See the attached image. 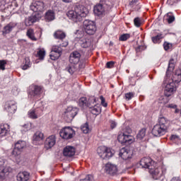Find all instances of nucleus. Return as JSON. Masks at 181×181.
Masks as SVG:
<instances>
[{"label": "nucleus", "mask_w": 181, "mask_h": 181, "mask_svg": "<svg viewBox=\"0 0 181 181\" xmlns=\"http://www.w3.org/2000/svg\"><path fill=\"white\" fill-rule=\"evenodd\" d=\"M180 81L181 69H177L171 79L166 74L163 81V86L165 87L164 95L165 98L170 97L173 94V91H175V83H180Z\"/></svg>", "instance_id": "obj_1"}, {"label": "nucleus", "mask_w": 181, "mask_h": 181, "mask_svg": "<svg viewBox=\"0 0 181 181\" xmlns=\"http://www.w3.org/2000/svg\"><path fill=\"white\" fill-rule=\"evenodd\" d=\"M88 15V10L84 6H76L74 10H69L66 12V16L74 23L81 22L83 18H86Z\"/></svg>", "instance_id": "obj_2"}, {"label": "nucleus", "mask_w": 181, "mask_h": 181, "mask_svg": "<svg viewBox=\"0 0 181 181\" xmlns=\"http://www.w3.org/2000/svg\"><path fill=\"white\" fill-rule=\"evenodd\" d=\"M148 172L153 179L156 180L159 176H162V175L166 173V167L162 163H155L148 170Z\"/></svg>", "instance_id": "obj_3"}, {"label": "nucleus", "mask_w": 181, "mask_h": 181, "mask_svg": "<svg viewBox=\"0 0 181 181\" xmlns=\"http://www.w3.org/2000/svg\"><path fill=\"white\" fill-rule=\"evenodd\" d=\"M97 153L102 159H110V158L114 156V151L105 146H99L97 149Z\"/></svg>", "instance_id": "obj_4"}, {"label": "nucleus", "mask_w": 181, "mask_h": 181, "mask_svg": "<svg viewBox=\"0 0 181 181\" xmlns=\"http://www.w3.org/2000/svg\"><path fill=\"white\" fill-rule=\"evenodd\" d=\"M77 114L78 108L69 106L64 112L63 117L66 122H71Z\"/></svg>", "instance_id": "obj_5"}, {"label": "nucleus", "mask_w": 181, "mask_h": 181, "mask_svg": "<svg viewBox=\"0 0 181 181\" xmlns=\"http://www.w3.org/2000/svg\"><path fill=\"white\" fill-rule=\"evenodd\" d=\"M83 30L87 35H94L97 30L95 23L90 20H85L83 21Z\"/></svg>", "instance_id": "obj_6"}, {"label": "nucleus", "mask_w": 181, "mask_h": 181, "mask_svg": "<svg viewBox=\"0 0 181 181\" xmlns=\"http://www.w3.org/2000/svg\"><path fill=\"white\" fill-rule=\"evenodd\" d=\"M117 141H119L120 144H131L134 142V136L127 132H120L117 136Z\"/></svg>", "instance_id": "obj_7"}, {"label": "nucleus", "mask_w": 181, "mask_h": 181, "mask_svg": "<svg viewBox=\"0 0 181 181\" xmlns=\"http://www.w3.org/2000/svg\"><path fill=\"white\" fill-rule=\"evenodd\" d=\"M59 135L62 139H71L76 135V132L70 127H65L60 130Z\"/></svg>", "instance_id": "obj_8"}, {"label": "nucleus", "mask_w": 181, "mask_h": 181, "mask_svg": "<svg viewBox=\"0 0 181 181\" xmlns=\"http://www.w3.org/2000/svg\"><path fill=\"white\" fill-rule=\"evenodd\" d=\"M30 8L33 12L40 13L42 16L43 12H45V9H46V6L43 1H36L31 4Z\"/></svg>", "instance_id": "obj_9"}, {"label": "nucleus", "mask_w": 181, "mask_h": 181, "mask_svg": "<svg viewBox=\"0 0 181 181\" xmlns=\"http://www.w3.org/2000/svg\"><path fill=\"white\" fill-rule=\"evenodd\" d=\"M119 156L122 158L123 160H128V159L132 158V151L127 147H123L119 150Z\"/></svg>", "instance_id": "obj_10"}, {"label": "nucleus", "mask_w": 181, "mask_h": 181, "mask_svg": "<svg viewBox=\"0 0 181 181\" xmlns=\"http://www.w3.org/2000/svg\"><path fill=\"white\" fill-rule=\"evenodd\" d=\"M4 110L8 114H15L16 112V103L13 100H8L4 105Z\"/></svg>", "instance_id": "obj_11"}, {"label": "nucleus", "mask_w": 181, "mask_h": 181, "mask_svg": "<svg viewBox=\"0 0 181 181\" xmlns=\"http://www.w3.org/2000/svg\"><path fill=\"white\" fill-rule=\"evenodd\" d=\"M151 132L154 136H162V135H165L168 132V130L156 124L153 126Z\"/></svg>", "instance_id": "obj_12"}, {"label": "nucleus", "mask_w": 181, "mask_h": 181, "mask_svg": "<svg viewBox=\"0 0 181 181\" xmlns=\"http://www.w3.org/2000/svg\"><path fill=\"white\" fill-rule=\"evenodd\" d=\"M42 19V14L35 13L34 16H31L25 20V26H32L33 23L37 22V21H40Z\"/></svg>", "instance_id": "obj_13"}, {"label": "nucleus", "mask_w": 181, "mask_h": 181, "mask_svg": "<svg viewBox=\"0 0 181 181\" xmlns=\"http://www.w3.org/2000/svg\"><path fill=\"white\" fill-rule=\"evenodd\" d=\"M42 114H43V110L40 108L31 109L28 111V116L31 119H37L39 117H41Z\"/></svg>", "instance_id": "obj_14"}, {"label": "nucleus", "mask_w": 181, "mask_h": 181, "mask_svg": "<svg viewBox=\"0 0 181 181\" xmlns=\"http://www.w3.org/2000/svg\"><path fill=\"white\" fill-rule=\"evenodd\" d=\"M153 163H155V162L152 160L151 158L144 157L140 160V165L141 168L148 169V170H150L151 167L153 165Z\"/></svg>", "instance_id": "obj_15"}, {"label": "nucleus", "mask_w": 181, "mask_h": 181, "mask_svg": "<svg viewBox=\"0 0 181 181\" xmlns=\"http://www.w3.org/2000/svg\"><path fill=\"white\" fill-rule=\"evenodd\" d=\"M157 124L168 131L170 127V122H169L168 118L160 116L158 117Z\"/></svg>", "instance_id": "obj_16"}, {"label": "nucleus", "mask_w": 181, "mask_h": 181, "mask_svg": "<svg viewBox=\"0 0 181 181\" xmlns=\"http://www.w3.org/2000/svg\"><path fill=\"white\" fill-rule=\"evenodd\" d=\"M54 145H56V136L51 135L46 139L45 142V148L47 150L52 149Z\"/></svg>", "instance_id": "obj_17"}, {"label": "nucleus", "mask_w": 181, "mask_h": 181, "mask_svg": "<svg viewBox=\"0 0 181 181\" xmlns=\"http://www.w3.org/2000/svg\"><path fill=\"white\" fill-rule=\"evenodd\" d=\"M105 170L108 175H116L118 172V168L116 165L111 163H107L105 166Z\"/></svg>", "instance_id": "obj_18"}, {"label": "nucleus", "mask_w": 181, "mask_h": 181, "mask_svg": "<svg viewBox=\"0 0 181 181\" xmlns=\"http://www.w3.org/2000/svg\"><path fill=\"white\" fill-rule=\"evenodd\" d=\"M42 93V86L34 85L31 86V90L29 92V94L30 95H31V97H39V95H40Z\"/></svg>", "instance_id": "obj_19"}, {"label": "nucleus", "mask_w": 181, "mask_h": 181, "mask_svg": "<svg viewBox=\"0 0 181 181\" xmlns=\"http://www.w3.org/2000/svg\"><path fill=\"white\" fill-rule=\"evenodd\" d=\"M64 156L67 158H71L76 155V148L72 146H66L63 151Z\"/></svg>", "instance_id": "obj_20"}, {"label": "nucleus", "mask_w": 181, "mask_h": 181, "mask_svg": "<svg viewBox=\"0 0 181 181\" xmlns=\"http://www.w3.org/2000/svg\"><path fill=\"white\" fill-rule=\"evenodd\" d=\"M16 26H18V23L15 22H10L8 24L4 26L2 30L3 36H6V35L11 33V32L15 29Z\"/></svg>", "instance_id": "obj_21"}, {"label": "nucleus", "mask_w": 181, "mask_h": 181, "mask_svg": "<svg viewBox=\"0 0 181 181\" xmlns=\"http://www.w3.org/2000/svg\"><path fill=\"white\" fill-rule=\"evenodd\" d=\"M80 57H81V54L78 52L75 51L71 54L69 62L71 64H77L80 62Z\"/></svg>", "instance_id": "obj_22"}, {"label": "nucleus", "mask_w": 181, "mask_h": 181, "mask_svg": "<svg viewBox=\"0 0 181 181\" xmlns=\"http://www.w3.org/2000/svg\"><path fill=\"white\" fill-rule=\"evenodd\" d=\"M22 153V151L19 150L16 147L14 146L12 152H11V156L16 160L17 163H19L21 160H22V156L21 155Z\"/></svg>", "instance_id": "obj_23"}, {"label": "nucleus", "mask_w": 181, "mask_h": 181, "mask_svg": "<svg viewBox=\"0 0 181 181\" xmlns=\"http://www.w3.org/2000/svg\"><path fill=\"white\" fill-rule=\"evenodd\" d=\"M30 179V173L23 171L20 172L16 175L17 181H28Z\"/></svg>", "instance_id": "obj_24"}, {"label": "nucleus", "mask_w": 181, "mask_h": 181, "mask_svg": "<svg viewBox=\"0 0 181 181\" xmlns=\"http://www.w3.org/2000/svg\"><path fill=\"white\" fill-rule=\"evenodd\" d=\"M93 12L97 16H101L105 13V8L101 4H98L94 6Z\"/></svg>", "instance_id": "obj_25"}, {"label": "nucleus", "mask_w": 181, "mask_h": 181, "mask_svg": "<svg viewBox=\"0 0 181 181\" xmlns=\"http://www.w3.org/2000/svg\"><path fill=\"white\" fill-rule=\"evenodd\" d=\"M80 45L83 49H88L93 46L91 38H81Z\"/></svg>", "instance_id": "obj_26"}, {"label": "nucleus", "mask_w": 181, "mask_h": 181, "mask_svg": "<svg viewBox=\"0 0 181 181\" xmlns=\"http://www.w3.org/2000/svg\"><path fill=\"white\" fill-rule=\"evenodd\" d=\"M66 36V33L62 30H57L54 33V39H58L59 40H64Z\"/></svg>", "instance_id": "obj_27"}, {"label": "nucleus", "mask_w": 181, "mask_h": 181, "mask_svg": "<svg viewBox=\"0 0 181 181\" xmlns=\"http://www.w3.org/2000/svg\"><path fill=\"white\" fill-rule=\"evenodd\" d=\"M56 16H54V11L53 10H48L45 15V19L46 22H52L54 21Z\"/></svg>", "instance_id": "obj_28"}, {"label": "nucleus", "mask_w": 181, "mask_h": 181, "mask_svg": "<svg viewBox=\"0 0 181 181\" xmlns=\"http://www.w3.org/2000/svg\"><path fill=\"white\" fill-rule=\"evenodd\" d=\"M45 138V134L40 131L36 132L33 137V141H35L36 142L43 141Z\"/></svg>", "instance_id": "obj_29"}, {"label": "nucleus", "mask_w": 181, "mask_h": 181, "mask_svg": "<svg viewBox=\"0 0 181 181\" xmlns=\"http://www.w3.org/2000/svg\"><path fill=\"white\" fill-rule=\"evenodd\" d=\"M9 129V126L8 124H0V135L1 136H5L8 134V130Z\"/></svg>", "instance_id": "obj_30"}, {"label": "nucleus", "mask_w": 181, "mask_h": 181, "mask_svg": "<svg viewBox=\"0 0 181 181\" xmlns=\"http://www.w3.org/2000/svg\"><path fill=\"white\" fill-rule=\"evenodd\" d=\"M9 172V168L5 165H0V179H4L5 175Z\"/></svg>", "instance_id": "obj_31"}, {"label": "nucleus", "mask_w": 181, "mask_h": 181, "mask_svg": "<svg viewBox=\"0 0 181 181\" xmlns=\"http://www.w3.org/2000/svg\"><path fill=\"white\" fill-rule=\"evenodd\" d=\"M15 148L19 149L20 151H23L24 148H26V141H18L14 146Z\"/></svg>", "instance_id": "obj_32"}, {"label": "nucleus", "mask_w": 181, "mask_h": 181, "mask_svg": "<svg viewBox=\"0 0 181 181\" xmlns=\"http://www.w3.org/2000/svg\"><path fill=\"white\" fill-rule=\"evenodd\" d=\"M26 35L31 40H35V41L37 40V38L35 37V31L32 28H30L27 30Z\"/></svg>", "instance_id": "obj_33"}, {"label": "nucleus", "mask_w": 181, "mask_h": 181, "mask_svg": "<svg viewBox=\"0 0 181 181\" xmlns=\"http://www.w3.org/2000/svg\"><path fill=\"white\" fill-rule=\"evenodd\" d=\"M32 64H30V58L29 57H25L24 64L22 66L23 70H28Z\"/></svg>", "instance_id": "obj_34"}, {"label": "nucleus", "mask_w": 181, "mask_h": 181, "mask_svg": "<svg viewBox=\"0 0 181 181\" xmlns=\"http://www.w3.org/2000/svg\"><path fill=\"white\" fill-rule=\"evenodd\" d=\"M37 56L39 57L40 60H43L45 59V56H46V51L45 49H40L37 52Z\"/></svg>", "instance_id": "obj_35"}, {"label": "nucleus", "mask_w": 181, "mask_h": 181, "mask_svg": "<svg viewBox=\"0 0 181 181\" xmlns=\"http://www.w3.org/2000/svg\"><path fill=\"white\" fill-rule=\"evenodd\" d=\"M79 107L81 108H84V107H87V98L82 97L79 99L78 101Z\"/></svg>", "instance_id": "obj_36"}, {"label": "nucleus", "mask_w": 181, "mask_h": 181, "mask_svg": "<svg viewBox=\"0 0 181 181\" xmlns=\"http://www.w3.org/2000/svg\"><path fill=\"white\" fill-rule=\"evenodd\" d=\"M146 135V129H141L138 134H137V139H144L145 138V136Z\"/></svg>", "instance_id": "obj_37"}, {"label": "nucleus", "mask_w": 181, "mask_h": 181, "mask_svg": "<svg viewBox=\"0 0 181 181\" xmlns=\"http://www.w3.org/2000/svg\"><path fill=\"white\" fill-rule=\"evenodd\" d=\"M91 113L93 114V115H98V114L101 113V107L95 105L91 110Z\"/></svg>", "instance_id": "obj_38"}, {"label": "nucleus", "mask_w": 181, "mask_h": 181, "mask_svg": "<svg viewBox=\"0 0 181 181\" xmlns=\"http://www.w3.org/2000/svg\"><path fill=\"white\" fill-rule=\"evenodd\" d=\"M81 129L83 134H88L90 132V127L88 126V123H85L81 127Z\"/></svg>", "instance_id": "obj_39"}, {"label": "nucleus", "mask_w": 181, "mask_h": 181, "mask_svg": "<svg viewBox=\"0 0 181 181\" xmlns=\"http://www.w3.org/2000/svg\"><path fill=\"white\" fill-rule=\"evenodd\" d=\"M173 69H175V59H173V58H171L169 61L168 69L167 72L173 71ZM167 74H168V73H167Z\"/></svg>", "instance_id": "obj_40"}, {"label": "nucleus", "mask_w": 181, "mask_h": 181, "mask_svg": "<svg viewBox=\"0 0 181 181\" xmlns=\"http://www.w3.org/2000/svg\"><path fill=\"white\" fill-rule=\"evenodd\" d=\"M167 16V21L168 23H173L175 22V16L172 13H168L166 15Z\"/></svg>", "instance_id": "obj_41"}, {"label": "nucleus", "mask_w": 181, "mask_h": 181, "mask_svg": "<svg viewBox=\"0 0 181 181\" xmlns=\"http://www.w3.org/2000/svg\"><path fill=\"white\" fill-rule=\"evenodd\" d=\"M54 53H59V54H62V47L57 46V45H54L52 47V51Z\"/></svg>", "instance_id": "obj_42"}, {"label": "nucleus", "mask_w": 181, "mask_h": 181, "mask_svg": "<svg viewBox=\"0 0 181 181\" xmlns=\"http://www.w3.org/2000/svg\"><path fill=\"white\" fill-rule=\"evenodd\" d=\"M49 56H50L51 60H57L59 57L62 56V54L51 52V54Z\"/></svg>", "instance_id": "obj_43"}, {"label": "nucleus", "mask_w": 181, "mask_h": 181, "mask_svg": "<svg viewBox=\"0 0 181 181\" xmlns=\"http://www.w3.org/2000/svg\"><path fill=\"white\" fill-rule=\"evenodd\" d=\"M131 37V35L129 34H123L119 37V40L120 42H125V40H128Z\"/></svg>", "instance_id": "obj_44"}, {"label": "nucleus", "mask_w": 181, "mask_h": 181, "mask_svg": "<svg viewBox=\"0 0 181 181\" xmlns=\"http://www.w3.org/2000/svg\"><path fill=\"white\" fill-rule=\"evenodd\" d=\"M160 39H162V34H158L155 37H153L151 38L152 42L153 43H159V42L160 41Z\"/></svg>", "instance_id": "obj_45"}, {"label": "nucleus", "mask_w": 181, "mask_h": 181, "mask_svg": "<svg viewBox=\"0 0 181 181\" xmlns=\"http://www.w3.org/2000/svg\"><path fill=\"white\" fill-rule=\"evenodd\" d=\"M134 23L136 28H139L142 25V21L139 17H136L134 20Z\"/></svg>", "instance_id": "obj_46"}, {"label": "nucleus", "mask_w": 181, "mask_h": 181, "mask_svg": "<svg viewBox=\"0 0 181 181\" xmlns=\"http://www.w3.org/2000/svg\"><path fill=\"white\" fill-rule=\"evenodd\" d=\"M134 93L132 92H129L125 94V98L126 100H127V101H129V100H132V98H134Z\"/></svg>", "instance_id": "obj_47"}, {"label": "nucleus", "mask_w": 181, "mask_h": 181, "mask_svg": "<svg viewBox=\"0 0 181 181\" xmlns=\"http://www.w3.org/2000/svg\"><path fill=\"white\" fill-rule=\"evenodd\" d=\"M100 98L101 101V105L105 107H108V103L105 102V98H104V96L101 95Z\"/></svg>", "instance_id": "obj_48"}, {"label": "nucleus", "mask_w": 181, "mask_h": 181, "mask_svg": "<svg viewBox=\"0 0 181 181\" xmlns=\"http://www.w3.org/2000/svg\"><path fill=\"white\" fill-rule=\"evenodd\" d=\"M6 66V60H0V70H5V66Z\"/></svg>", "instance_id": "obj_49"}, {"label": "nucleus", "mask_w": 181, "mask_h": 181, "mask_svg": "<svg viewBox=\"0 0 181 181\" xmlns=\"http://www.w3.org/2000/svg\"><path fill=\"white\" fill-rule=\"evenodd\" d=\"M163 47L165 50H169V49H172V44L169 42H164Z\"/></svg>", "instance_id": "obj_50"}, {"label": "nucleus", "mask_w": 181, "mask_h": 181, "mask_svg": "<svg viewBox=\"0 0 181 181\" xmlns=\"http://www.w3.org/2000/svg\"><path fill=\"white\" fill-rule=\"evenodd\" d=\"M23 128H24V131H29V129H30V128H32V124L27 123V124L23 125Z\"/></svg>", "instance_id": "obj_51"}, {"label": "nucleus", "mask_w": 181, "mask_h": 181, "mask_svg": "<svg viewBox=\"0 0 181 181\" xmlns=\"http://www.w3.org/2000/svg\"><path fill=\"white\" fill-rule=\"evenodd\" d=\"M114 64H115V62H114L112 61L108 62L106 64V67L107 69H112V67H114Z\"/></svg>", "instance_id": "obj_52"}, {"label": "nucleus", "mask_w": 181, "mask_h": 181, "mask_svg": "<svg viewBox=\"0 0 181 181\" xmlns=\"http://www.w3.org/2000/svg\"><path fill=\"white\" fill-rule=\"evenodd\" d=\"M83 181H93L94 177L91 175H88L84 180H82Z\"/></svg>", "instance_id": "obj_53"}, {"label": "nucleus", "mask_w": 181, "mask_h": 181, "mask_svg": "<svg viewBox=\"0 0 181 181\" xmlns=\"http://www.w3.org/2000/svg\"><path fill=\"white\" fill-rule=\"evenodd\" d=\"M179 2L178 0H168L167 4L168 5H175V4H177Z\"/></svg>", "instance_id": "obj_54"}, {"label": "nucleus", "mask_w": 181, "mask_h": 181, "mask_svg": "<svg viewBox=\"0 0 181 181\" xmlns=\"http://www.w3.org/2000/svg\"><path fill=\"white\" fill-rule=\"evenodd\" d=\"M167 108H173V110H175V108H177V105H175L173 103L169 104L168 105H166Z\"/></svg>", "instance_id": "obj_55"}, {"label": "nucleus", "mask_w": 181, "mask_h": 181, "mask_svg": "<svg viewBox=\"0 0 181 181\" xmlns=\"http://www.w3.org/2000/svg\"><path fill=\"white\" fill-rule=\"evenodd\" d=\"M89 101H90V103H91L92 104H94V103H97V99H95V97L91 96V97L89 98Z\"/></svg>", "instance_id": "obj_56"}, {"label": "nucleus", "mask_w": 181, "mask_h": 181, "mask_svg": "<svg viewBox=\"0 0 181 181\" xmlns=\"http://www.w3.org/2000/svg\"><path fill=\"white\" fill-rule=\"evenodd\" d=\"M170 139L171 141H175V139H179V136H177L176 134H173L170 136Z\"/></svg>", "instance_id": "obj_57"}, {"label": "nucleus", "mask_w": 181, "mask_h": 181, "mask_svg": "<svg viewBox=\"0 0 181 181\" xmlns=\"http://www.w3.org/2000/svg\"><path fill=\"white\" fill-rule=\"evenodd\" d=\"M117 127V123L115 121H111L110 122V128L112 129H114Z\"/></svg>", "instance_id": "obj_58"}, {"label": "nucleus", "mask_w": 181, "mask_h": 181, "mask_svg": "<svg viewBox=\"0 0 181 181\" xmlns=\"http://www.w3.org/2000/svg\"><path fill=\"white\" fill-rule=\"evenodd\" d=\"M68 45H69V42L67 41H64L62 45H60V46H62V47H67Z\"/></svg>", "instance_id": "obj_59"}, {"label": "nucleus", "mask_w": 181, "mask_h": 181, "mask_svg": "<svg viewBox=\"0 0 181 181\" xmlns=\"http://www.w3.org/2000/svg\"><path fill=\"white\" fill-rule=\"evenodd\" d=\"M67 71H69V73L70 74H73V73H74V71H73V69H71V66H69L68 68H66Z\"/></svg>", "instance_id": "obj_60"}, {"label": "nucleus", "mask_w": 181, "mask_h": 181, "mask_svg": "<svg viewBox=\"0 0 181 181\" xmlns=\"http://www.w3.org/2000/svg\"><path fill=\"white\" fill-rule=\"evenodd\" d=\"M170 181H181L179 177H173Z\"/></svg>", "instance_id": "obj_61"}, {"label": "nucleus", "mask_w": 181, "mask_h": 181, "mask_svg": "<svg viewBox=\"0 0 181 181\" xmlns=\"http://www.w3.org/2000/svg\"><path fill=\"white\" fill-rule=\"evenodd\" d=\"M142 49H144V46L140 45L136 48V52H141V50H142Z\"/></svg>", "instance_id": "obj_62"}, {"label": "nucleus", "mask_w": 181, "mask_h": 181, "mask_svg": "<svg viewBox=\"0 0 181 181\" xmlns=\"http://www.w3.org/2000/svg\"><path fill=\"white\" fill-rule=\"evenodd\" d=\"M73 0H62V2H64L65 4H70V2H72Z\"/></svg>", "instance_id": "obj_63"}, {"label": "nucleus", "mask_w": 181, "mask_h": 181, "mask_svg": "<svg viewBox=\"0 0 181 181\" xmlns=\"http://www.w3.org/2000/svg\"><path fill=\"white\" fill-rule=\"evenodd\" d=\"M134 4H136V0H132L130 3H129V5L131 6H132V5H134Z\"/></svg>", "instance_id": "obj_64"}]
</instances>
